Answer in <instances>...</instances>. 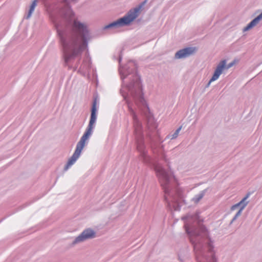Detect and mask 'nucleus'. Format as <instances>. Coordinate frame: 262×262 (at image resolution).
I'll use <instances>...</instances> for the list:
<instances>
[{
	"mask_svg": "<svg viewBox=\"0 0 262 262\" xmlns=\"http://www.w3.org/2000/svg\"><path fill=\"white\" fill-rule=\"evenodd\" d=\"M74 27L79 32V37L77 38L76 40L71 41L69 42H67L61 39L64 61L67 64L86 47L84 36V33L86 31V26L77 20H74Z\"/></svg>",
	"mask_w": 262,
	"mask_h": 262,
	"instance_id": "nucleus-1",
	"label": "nucleus"
},
{
	"mask_svg": "<svg viewBox=\"0 0 262 262\" xmlns=\"http://www.w3.org/2000/svg\"><path fill=\"white\" fill-rule=\"evenodd\" d=\"M97 102L96 99L93 103V106L91 111V118L89 122V125L83 136L81 137L80 141L78 142L76 148L74 153L68 160L67 164H66L64 170H67L71 167L73 164L75 163L76 160L79 157L81 151L84 148L86 141L89 139L90 137L92 134L93 125L96 120V112H97Z\"/></svg>",
	"mask_w": 262,
	"mask_h": 262,
	"instance_id": "nucleus-2",
	"label": "nucleus"
},
{
	"mask_svg": "<svg viewBox=\"0 0 262 262\" xmlns=\"http://www.w3.org/2000/svg\"><path fill=\"white\" fill-rule=\"evenodd\" d=\"M142 7V5H141L133 10H130L124 17L105 26V28L107 29L113 27H120L129 25L138 16Z\"/></svg>",
	"mask_w": 262,
	"mask_h": 262,
	"instance_id": "nucleus-3",
	"label": "nucleus"
},
{
	"mask_svg": "<svg viewBox=\"0 0 262 262\" xmlns=\"http://www.w3.org/2000/svg\"><path fill=\"white\" fill-rule=\"evenodd\" d=\"M157 176L159 177L161 185L165 192H167V185L172 179H174L173 176L168 174L160 165H157L155 167Z\"/></svg>",
	"mask_w": 262,
	"mask_h": 262,
	"instance_id": "nucleus-4",
	"label": "nucleus"
},
{
	"mask_svg": "<svg viewBox=\"0 0 262 262\" xmlns=\"http://www.w3.org/2000/svg\"><path fill=\"white\" fill-rule=\"evenodd\" d=\"M226 68V60H223L221 61L220 63L217 66L214 73L212 77V78L210 79L209 84H210L211 82L214 81L216 80H217L220 76L223 73V70Z\"/></svg>",
	"mask_w": 262,
	"mask_h": 262,
	"instance_id": "nucleus-5",
	"label": "nucleus"
},
{
	"mask_svg": "<svg viewBox=\"0 0 262 262\" xmlns=\"http://www.w3.org/2000/svg\"><path fill=\"white\" fill-rule=\"evenodd\" d=\"M94 237V231L91 229H86L83 231V232L76 238L75 243L82 242L86 239L93 238Z\"/></svg>",
	"mask_w": 262,
	"mask_h": 262,
	"instance_id": "nucleus-6",
	"label": "nucleus"
},
{
	"mask_svg": "<svg viewBox=\"0 0 262 262\" xmlns=\"http://www.w3.org/2000/svg\"><path fill=\"white\" fill-rule=\"evenodd\" d=\"M195 50V48H187L181 50L176 53L175 57L178 59L185 58L193 54Z\"/></svg>",
	"mask_w": 262,
	"mask_h": 262,
	"instance_id": "nucleus-7",
	"label": "nucleus"
},
{
	"mask_svg": "<svg viewBox=\"0 0 262 262\" xmlns=\"http://www.w3.org/2000/svg\"><path fill=\"white\" fill-rule=\"evenodd\" d=\"M249 195L250 194L248 193L239 203L232 206L231 210H235L238 206H241L240 210L236 214V216L239 215L243 209L247 206L248 202H246V201L249 198Z\"/></svg>",
	"mask_w": 262,
	"mask_h": 262,
	"instance_id": "nucleus-8",
	"label": "nucleus"
},
{
	"mask_svg": "<svg viewBox=\"0 0 262 262\" xmlns=\"http://www.w3.org/2000/svg\"><path fill=\"white\" fill-rule=\"evenodd\" d=\"M262 19V13L252 20L246 27L243 29L244 31H247L249 29L255 26L259 21Z\"/></svg>",
	"mask_w": 262,
	"mask_h": 262,
	"instance_id": "nucleus-9",
	"label": "nucleus"
},
{
	"mask_svg": "<svg viewBox=\"0 0 262 262\" xmlns=\"http://www.w3.org/2000/svg\"><path fill=\"white\" fill-rule=\"evenodd\" d=\"M37 0H34L32 2V3L30 6V10H29V13H28V14L27 16V18H29L31 16L32 13L33 12V11L34 10L35 7L37 5Z\"/></svg>",
	"mask_w": 262,
	"mask_h": 262,
	"instance_id": "nucleus-10",
	"label": "nucleus"
},
{
	"mask_svg": "<svg viewBox=\"0 0 262 262\" xmlns=\"http://www.w3.org/2000/svg\"><path fill=\"white\" fill-rule=\"evenodd\" d=\"M185 226L186 232H187L188 234H190V235L191 236L192 235H198L201 234V233L198 231H194L193 232H191L189 231V229L188 227H187V226L186 225H185Z\"/></svg>",
	"mask_w": 262,
	"mask_h": 262,
	"instance_id": "nucleus-11",
	"label": "nucleus"
},
{
	"mask_svg": "<svg viewBox=\"0 0 262 262\" xmlns=\"http://www.w3.org/2000/svg\"><path fill=\"white\" fill-rule=\"evenodd\" d=\"M66 17L68 16L72 20L73 17V13L70 9H68L66 14Z\"/></svg>",
	"mask_w": 262,
	"mask_h": 262,
	"instance_id": "nucleus-12",
	"label": "nucleus"
},
{
	"mask_svg": "<svg viewBox=\"0 0 262 262\" xmlns=\"http://www.w3.org/2000/svg\"><path fill=\"white\" fill-rule=\"evenodd\" d=\"M199 230H200V231L201 232L204 233L205 235L207 234L206 230L205 228L203 226L200 225Z\"/></svg>",
	"mask_w": 262,
	"mask_h": 262,
	"instance_id": "nucleus-13",
	"label": "nucleus"
},
{
	"mask_svg": "<svg viewBox=\"0 0 262 262\" xmlns=\"http://www.w3.org/2000/svg\"><path fill=\"white\" fill-rule=\"evenodd\" d=\"M180 130H181V127H180L179 128H178V129L176 130V133H174V134L173 135V138H175V137H176L177 136V135H178V134H179V132H180Z\"/></svg>",
	"mask_w": 262,
	"mask_h": 262,
	"instance_id": "nucleus-14",
	"label": "nucleus"
},
{
	"mask_svg": "<svg viewBox=\"0 0 262 262\" xmlns=\"http://www.w3.org/2000/svg\"><path fill=\"white\" fill-rule=\"evenodd\" d=\"M235 62H232L230 63H229L227 67H226L227 69H229L230 68H231L232 66H233Z\"/></svg>",
	"mask_w": 262,
	"mask_h": 262,
	"instance_id": "nucleus-15",
	"label": "nucleus"
},
{
	"mask_svg": "<svg viewBox=\"0 0 262 262\" xmlns=\"http://www.w3.org/2000/svg\"><path fill=\"white\" fill-rule=\"evenodd\" d=\"M201 198H202V196H200V199H198L197 201H199V200L200 199H201Z\"/></svg>",
	"mask_w": 262,
	"mask_h": 262,
	"instance_id": "nucleus-16",
	"label": "nucleus"
}]
</instances>
